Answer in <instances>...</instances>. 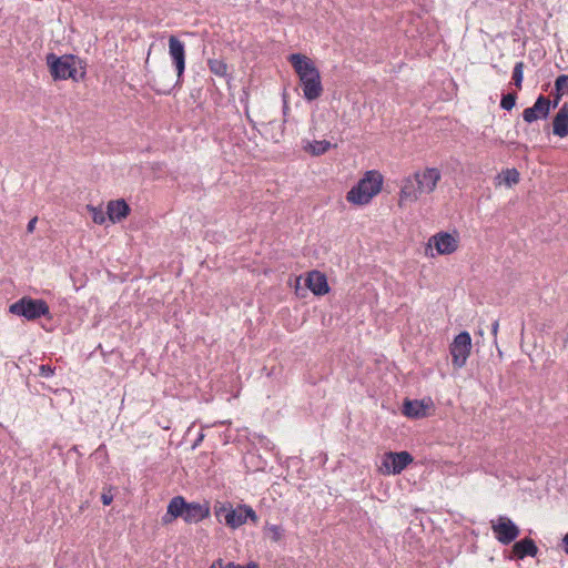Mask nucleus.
Instances as JSON below:
<instances>
[{"instance_id":"obj_36","label":"nucleus","mask_w":568,"mask_h":568,"mask_svg":"<svg viewBox=\"0 0 568 568\" xmlns=\"http://www.w3.org/2000/svg\"><path fill=\"white\" fill-rule=\"evenodd\" d=\"M37 221L38 219L37 217H33L29 221L28 225H27V232L28 233H32L34 231V227H36V224H37Z\"/></svg>"},{"instance_id":"obj_8","label":"nucleus","mask_w":568,"mask_h":568,"mask_svg":"<svg viewBox=\"0 0 568 568\" xmlns=\"http://www.w3.org/2000/svg\"><path fill=\"white\" fill-rule=\"evenodd\" d=\"M169 53L176 70V84H179L185 70V47L175 36L169 38Z\"/></svg>"},{"instance_id":"obj_25","label":"nucleus","mask_w":568,"mask_h":568,"mask_svg":"<svg viewBox=\"0 0 568 568\" xmlns=\"http://www.w3.org/2000/svg\"><path fill=\"white\" fill-rule=\"evenodd\" d=\"M524 68L525 64L523 61H519L515 64L513 70V82L517 89H521L523 87V79H524Z\"/></svg>"},{"instance_id":"obj_37","label":"nucleus","mask_w":568,"mask_h":568,"mask_svg":"<svg viewBox=\"0 0 568 568\" xmlns=\"http://www.w3.org/2000/svg\"><path fill=\"white\" fill-rule=\"evenodd\" d=\"M210 568H226V565L224 566V562L222 559H217L213 561V564L210 566Z\"/></svg>"},{"instance_id":"obj_20","label":"nucleus","mask_w":568,"mask_h":568,"mask_svg":"<svg viewBox=\"0 0 568 568\" xmlns=\"http://www.w3.org/2000/svg\"><path fill=\"white\" fill-rule=\"evenodd\" d=\"M225 525H227L231 528H237L245 524V518L243 517L242 513V506H239L236 509H233L232 506H230V510H227V514L224 516Z\"/></svg>"},{"instance_id":"obj_44","label":"nucleus","mask_w":568,"mask_h":568,"mask_svg":"<svg viewBox=\"0 0 568 568\" xmlns=\"http://www.w3.org/2000/svg\"><path fill=\"white\" fill-rule=\"evenodd\" d=\"M548 130H549V125H546V126H545V131L549 134V131H548Z\"/></svg>"},{"instance_id":"obj_34","label":"nucleus","mask_w":568,"mask_h":568,"mask_svg":"<svg viewBox=\"0 0 568 568\" xmlns=\"http://www.w3.org/2000/svg\"><path fill=\"white\" fill-rule=\"evenodd\" d=\"M94 455L95 456H103L104 458L108 459V452H106V447L104 444H101L94 452Z\"/></svg>"},{"instance_id":"obj_9","label":"nucleus","mask_w":568,"mask_h":568,"mask_svg":"<svg viewBox=\"0 0 568 568\" xmlns=\"http://www.w3.org/2000/svg\"><path fill=\"white\" fill-rule=\"evenodd\" d=\"M551 110V101L548 97L540 94L532 106L523 111V119L527 123H532L539 119H547Z\"/></svg>"},{"instance_id":"obj_30","label":"nucleus","mask_w":568,"mask_h":568,"mask_svg":"<svg viewBox=\"0 0 568 568\" xmlns=\"http://www.w3.org/2000/svg\"><path fill=\"white\" fill-rule=\"evenodd\" d=\"M242 513H243V517L245 518V523L250 519L251 521H253L254 524L257 523V515L256 513L254 511V509L251 507V506H247V505H242Z\"/></svg>"},{"instance_id":"obj_21","label":"nucleus","mask_w":568,"mask_h":568,"mask_svg":"<svg viewBox=\"0 0 568 568\" xmlns=\"http://www.w3.org/2000/svg\"><path fill=\"white\" fill-rule=\"evenodd\" d=\"M161 78H162L161 75H160V78L152 77L149 80V85L158 94H170L171 91L173 90V88L176 85V83L173 84L172 81L164 82V81H162Z\"/></svg>"},{"instance_id":"obj_11","label":"nucleus","mask_w":568,"mask_h":568,"mask_svg":"<svg viewBox=\"0 0 568 568\" xmlns=\"http://www.w3.org/2000/svg\"><path fill=\"white\" fill-rule=\"evenodd\" d=\"M428 246H434L440 255L452 254L457 250L458 241L450 233L439 232L429 239Z\"/></svg>"},{"instance_id":"obj_29","label":"nucleus","mask_w":568,"mask_h":568,"mask_svg":"<svg viewBox=\"0 0 568 568\" xmlns=\"http://www.w3.org/2000/svg\"><path fill=\"white\" fill-rule=\"evenodd\" d=\"M267 532L273 541H278L283 535V528L277 525H271L266 527Z\"/></svg>"},{"instance_id":"obj_22","label":"nucleus","mask_w":568,"mask_h":568,"mask_svg":"<svg viewBox=\"0 0 568 568\" xmlns=\"http://www.w3.org/2000/svg\"><path fill=\"white\" fill-rule=\"evenodd\" d=\"M331 146V142L326 140L313 141L312 143H308L305 151L310 152L312 155H322L326 153Z\"/></svg>"},{"instance_id":"obj_26","label":"nucleus","mask_w":568,"mask_h":568,"mask_svg":"<svg viewBox=\"0 0 568 568\" xmlns=\"http://www.w3.org/2000/svg\"><path fill=\"white\" fill-rule=\"evenodd\" d=\"M517 100V93L516 92H508L506 94L501 95L500 100V108L510 111L516 105Z\"/></svg>"},{"instance_id":"obj_10","label":"nucleus","mask_w":568,"mask_h":568,"mask_svg":"<svg viewBox=\"0 0 568 568\" xmlns=\"http://www.w3.org/2000/svg\"><path fill=\"white\" fill-rule=\"evenodd\" d=\"M415 180L417 181V189L423 194H430L437 186V183L442 179L440 171L436 168H427L423 172L414 173Z\"/></svg>"},{"instance_id":"obj_23","label":"nucleus","mask_w":568,"mask_h":568,"mask_svg":"<svg viewBox=\"0 0 568 568\" xmlns=\"http://www.w3.org/2000/svg\"><path fill=\"white\" fill-rule=\"evenodd\" d=\"M207 65L210 71L219 77H226L227 75V64L224 62V60L220 59H210L207 61Z\"/></svg>"},{"instance_id":"obj_39","label":"nucleus","mask_w":568,"mask_h":568,"mask_svg":"<svg viewBox=\"0 0 568 568\" xmlns=\"http://www.w3.org/2000/svg\"><path fill=\"white\" fill-rule=\"evenodd\" d=\"M562 548L564 551L568 555V532L562 538Z\"/></svg>"},{"instance_id":"obj_16","label":"nucleus","mask_w":568,"mask_h":568,"mask_svg":"<svg viewBox=\"0 0 568 568\" xmlns=\"http://www.w3.org/2000/svg\"><path fill=\"white\" fill-rule=\"evenodd\" d=\"M210 516L207 503H187L183 520L187 524H197Z\"/></svg>"},{"instance_id":"obj_6","label":"nucleus","mask_w":568,"mask_h":568,"mask_svg":"<svg viewBox=\"0 0 568 568\" xmlns=\"http://www.w3.org/2000/svg\"><path fill=\"white\" fill-rule=\"evenodd\" d=\"M491 530L495 538L503 545L511 544L520 534L519 527L506 516L491 520Z\"/></svg>"},{"instance_id":"obj_17","label":"nucleus","mask_w":568,"mask_h":568,"mask_svg":"<svg viewBox=\"0 0 568 568\" xmlns=\"http://www.w3.org/2000/svg\"><path fill=\"white\" fill-rule=\"evenodd\" d=\"M552 134L559 138L568 135V102H565L552 118Z\"/></svg>"},{"instance_id":"obj_12","label":"nucleus","mask_w":568,"mask_h":568,"mask_svg":"<svg viewBox=\"0 0 568 568\" xmlns=\"http://www.w3.org/2000/svg\"><path fill=\"white\" fill-rule=\"evenodd\" d=\"M305 285L316 296H323L329 292L326 275L316 270L307 273Z\"/></svg>"},{"instance_id":"obj_18","label":"nucleus","mask_w":568,"mask_h":568,"mask_svg":"<svg viewBox=\"0 0 568 568\" xmlns=\"http://www.w3.org/2000/svg\"><path fill=\"white\" fill-rule=\"evenodd\" d=\"M428 405L424 400L408 399L406 398L403 403V414L409 418H422L425 417Z\"/></svg>"},{"instance_id":"obj_15","label":"nucleus","mask_w":568,"mask_h":568,"mask_svg":"<svg viewBox=\"0 0 568 568\" xmlns=\"http://www.w3.org/2000/svg\"><path fill=\"white\" fill-rule=\"evenodd\" d=\"M130 212L131 209L124 199L112 200L106 204V215L112 223L122 222Z\"/></svg>"},{"instance_id":"obj_28","label":"nucleus","mask_w":568,"mask_h":568,"mask_svg":"<svg viewBox=\"0 0 568 568\" xmlns=\"http://www.w3.org/2000/svg\"><path fill=\"white\" fill-rule=\"evenodd\" d=\"M87 207L89 212H91L92 220L94 223L102 225L105 222L106 212H103L102 209L95 207L93 205H88Z\"/></svg>"},{"instance_id":"obj_3","label":"nucleus","mask_w":568,"mask_h":568,"mask_svg":"<svg viewBox=\"0 0 568 568\" xmlns=\"http://www.w3.org/2000/svg\"><path fill=\"white\" fill-rule=\"evenodd\" d=\"M383 185V175L375 170L367 171L356 185L346 194V200L356 205H364L377 195Z\"/></svg>"},{"instance_id":"obj_13","label":"nucleus","mask_w":568,"mask_h":568,"mask_svg":"<svg viewBox=\"0 0 568 568\" xmlns=\"http://www.w3.org/2000/svg\"><path fill=\"white\" fill-rule=\"evenodd\" d=\"M422 194L423 192L417 189V181L413 174L403 181L398 205L404 206L406 202H416Z\"/></svg>"},{"instance_id":"obj_4","label":"nucleus","mask_w":568,"mask_h":568,"mask_svg":"<svg viewBox=\"0 0 568 568\" xmlns=\"http://www.w3.org/2000/svg\"><path fill=\"white\" fill-rule=\"evenodd\" d=\"M9 312L27 321H36L41 317L51 318L48 303L42 298H32L31 296H22L12 303L9 306Z\"/></svg>"},{"instance_id":"obj_33","label":"nucleus","mask_w":568,"mask_h":568,"mask_svg":"<svg viewBox=\"0 0 568 568\" xmlns=\"http://www.w3.org/2000/svg\"><path fill=\"white\" fill-rule=\"evenodd\" d=\"M226 568H258V565L254 561L248 562L246 566L229 562L226 564Z\"/></svg>"},{"instance_id":"obj_42","label":"nucleus","mask_w":568,"mask_h":568,"mask_svg":"<svg viewBox=\"0 0 568 568\" xmlns=\"http://www.w3.org/2000/svg\"><path fill=\"white\" fill-rule=\"evenodd\" d=\"M560 100H557V92L555 91V98H554V102H551V108H556L558 105Z\"/></svg>"},{"instance_id":"obj_40","label":"nucleus","mask_w":568,"mask_h":568,"mask_svg":"<svg viewBox=\"0 0 568 568\" xmlns=\"http://www.w3.org/2000/svg\"><path fill=\"white\" fill-rule=\"evenodd\" d=\"M174 518H171V516L169 515V513L166 511V514L162 517V523L163 524H170Z\"/></svg>"},{"instance_id":"obj_31","label":"nucleus","mask_w":568,"mask_h":568,"mask_svg":"<svg viewBox=\"0 0 568 568\" xmlns=\"http://www.w3.org/2000/svg\"><path fill=\"white\" fill-rule=\"evenodd\" d=\"M227 510H230V506H226V505L215 506L214 514L219 521H222V517L224 518V516L227 514Z\"/></svg>"},{"instance_id":"obj_43","label":"nucleus","mask_w":568,"mask_h":568,"mask_svg":"<svg viewBox=\"0 0 568 568\" xmlns=\"http://www.w3.org/2000/svg\"><path fill=\"white\" fill-rule=\"evenodd\" d=\"M202 439H203V434H201V435H200V437H197V440H196V443H195V445H194V446H196V445H197V443H199V442H201Z\"/></svg>"},{"instance_id":"obj_24","label":"nucleus","mask_w":568,"mask_h":568,"mask_svg":"<svg viewBox=\"0 0 568 568\" xmlns=\"http://www.w3.org/2000/svg\"><path fill=\"white\" fill-rule=\"evenodd\" d=\"M555 91L557 92V100L568 92V75L560 74L555 80Z\"/></svg>"},{"instance_id":"obj_1","label":"nucleus","mask_w":568,"mask_h":568,"mask_svg":"<svg viewBox=\"0 0 568 568\" xmlns=\"http://www.w3.org/2000/svg\"><path fill=\"white\" fill-rule=\"evenodd\" d=\"M287 60L298 75L304 99L310 102L318 99L323 93V85L315 63L302 53H292Z\"/></svg>"},{"instance_id":"obj_27","label":"nucleus","mask_w":568,"mask_h":568,"mask_svg":"<svg viewBox=\"0 0 568 568\" xmlns=\"http://www.w3.org/2000/svg\"><path fill=\"white\" fill-rule=\"evenodd\" d=\"M503 178L505 184L511 186L519 182V172L516 169H507L503 171Z\"/></svg>"},{"instance_id":"obj_14","label":"nucleus","mask_w":568,"mask_h":568,"mask_svg":"<svg viewBox=\"0 0 568 568\" xmlns=\"http://www.w3.org/2000/svg\"><path fill=\"white\" fill-rule=\"evenodd\" d=\"M511 559H524L525 557H536L538 554V547L534 539L525 537L518 541H515L511 548Z\"/></svg>"},{"instance_id":"obj_38","label":"nucleus","mask_w":568,"mask_h":568,"mask_svg":"<svg viewBox=\"0 0 568 568\" xmlns=\"http://www.w3.org/2000/svg\"><path fill=\"white\" fill-rule=\"evenodd\" d=\"M498 328H499V322H498V321H495V322L491 324V333H493V335H494L495 337L497 336Z\"/></svg>"},{"instance_id":"obj_19","label":"nucleus","mask_w":568,"mask_h":568,"mask_svg":"<svg viewBox=\"0 0 568 568\" xmlns=\"http://www.w3.org/2000/svg\"><path fill=\"white\" fill-rule=\"evenodd\" d=\"M187 501L182 496L173 497L168 505V513L171 518L184 517Z\"/></svg>"},{"instance_id":"obj_35","label":"nucleus","mask_w":568,"mask_h":568,"mask_svg":"<svg viewBox=\"0 0 568 568\" xmlns=\"http://www.w3.org/2000/svg\"><path fill=\"white\" fill-rule=\"evenodd\" d=\"M102 504L108 506L112 503L113 496L111 494L103 493L101 496Z\"/></svg>"},{"instance_id":"obj_2","label":"nucleus","mask_w":568,"mask_h":568,"mask_svg":"<svg viewBox=\"0 0 568 568\" xmlns=\"http://www.w3.org/2000/svg\"><path fill=\"white\" fill-rule=\"evenodd\" d=\"M45 63L54 81L69 80L74 82L84 80L85 63L74 54L57 55L50 52L45 57Z\"/></svg>"},{"instance_id":"obj_5","label":"nucleus","mask_w":568,"mask_h":568,"mask_svg":"<svg viewBox=\"0 0 568 568\" xmlns=\"http://www.w3.org/2000/svg\"><path fill=\"white\" fill-rule=\"evenodd\" d=\"M471 337L466 331L460 332L453 341L449 347L452 355V363L454 367L462 368L466 365L467 358L470 355Z\"/></svg>"},{"instance_id":"obj_41","label":"nucleus","mask_w":568,"mask_h":568,"mask_svg":"<svg viewBox=\"0 0 568 568\" xmlns=\"http://www.w3.org/2000/svg\"><path fill=\"white\" fill-rule=\"evenodd\" d=\"M288 111H290V108H288V104L286 101V95L284 94L283 114L286 115Z\"/></svg>"},{"instance_id":"obj_7","label":"nucleus","mask_w":568,"mask_h":568,"mask_svg":"<svg viewBox=\"0 0 568 568\" xmlns=\"http://www.w3.org/2000/svg\"><path fill=\"white\" fill-rule=\"evenodd\" d=\"M412 462L413 456L408 452H389L385 454L382 466L385 468V473L396 475L402 473Z\"/></svg>"},{"instance_id":"obj_32","label":"nucleus","mask_w":568,"mask_h":568,"mask_svg":"<svg viewBox=\"0 0 568 568\" xmlns=\"http://www.w3.org/2000/svg\"><path fill=\"white\" fill-rule=\"evenodd\" d=\"M54 373V368L51 367L50 365H40L39 366V375L42 376V377H50L52 376Z\"/></svg>"}]
</instances>
